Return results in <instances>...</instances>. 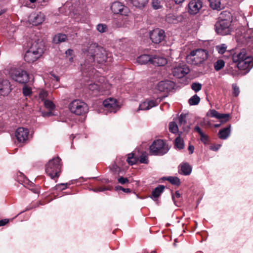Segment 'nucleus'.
<instances>
[{
	"mask_svg": "<svg viewBox=\"0 0 253 253\" xmlns=\"http://www.w3.org/2000/svg\"><path fill=\"white\" fill-rule=\"evenodd\" d=\"M96 30L100 33H105L108 30V27L105 24H98L96 26Z\"/></svg>",
	"mask_w": 253,
	"mask_h": 253,
	"instance_id": "38",
	"label": "nucleus"
},
{
	"mask_svg": "<svg viewBox=\"0 0 253 253\" xmlns=\"http://www.w3.org/2000/svg\"><path fill=\"white\" fill-rule=\"evenodd\" d=\"M88 88L92 93L97 92L100 89L99 85L94 83L88 84Z\"/></svg>",
	"mask_w": 253,
	"mask_h": 253,
	"instance_id": "36",
	"label": "nucleus"
},
{
	"mask_svg": "<svg viewBox=\"0 0 253 253\" xmlns=\"http://www.w3.org/2000/svg\"><path fill=\"white\" fill-rule=\"evenodd\" d=\"M203 5L200 0H191L188 3V12L191 15L199 13Z\"/></svg>",
	"mask_w": 253,
	"mask_h": 253,
	"instance_id": "15",
	"label": "nucleus"
},
{
	"mask_svg": "<svg viewBox=\"0 0 253 253\" xmlns=\"http://www.w3.org/2000/svg\"><path fill=\"white\" fill-rule=\"evenodd\" d=\"M250 56L246 49H243L240 52H236L232 55V60L234 62L238 64L247 57H250Z\"/></svg>",
	"mask_w": 253,
	"mask_h": 253,
	"instance_id": "23",
	"label": "nucleus"
},
{
	"mask_svg": "<svg viewBox=\"0 0 253 253\" xmlns=\"http://www.w3.org/2000/svg\"><path fill=\"white\" fill-rule=\"evenodd\" d=\"M186 115L181 114L178 118V126L181 128L184 131H188L189 129V126L186 124Z\"/></svg>",
	"mask_w": 253,
	"mask_h": 253,
	"instance_id": "24",
	"label": "nucleus"
},
{
	"mask_svg": "<svg viewBox=\"0 0 253 253\" xmlns=\"http://www.w3.org/2000/svg\"><path fill=\"white\" fill-rule=\"evenodd\" d=\"M152 58L149 55L143 54L137 58V62L140 64H146L148 63H151Z\"/></svg>",
	"mask_w": 253,
	"mask_h": 253,
	"instance_id": "27",
	"label": "nucleus"
},
{
	"mask_svg": "<svg viewBox=\"0 0 253 253\" xmlns=\"http://www.w3.org/2000/svg\"><path fill=\"white\" fill-rule=\"evenodd\" d=\"M167 63V60L164 57L154 56L152 58L151 64L158 66H163Z\"/></svg>",
	"mask_w": 253,
	"mask_h": 253,
	"instance_id": "25",
	"label": "nucleus"
},
{
	"mask_svg": "<svg viewBox=\"0 0 253 253\" xmlns=\"http://www.w3.org/2000/svg\"><path fill=\"white\" fill-rule=\"evenodd\" d=\"M45 19V16L42 12L31 13L28 17V22L33 25L42 24Z\"/></svg>",
	"mask_w": 253,
	"mask_h": 253,
	"instance_id": "16",
	"label": "nucleus"
},
{
	"mask_svg": "<svg viewBox=\"0 0 253 253\" xmlns=\"http://www.w3.org/2000/svg\"><path fill=\"white\" fill-rule=\"evenodd\" d=\"M43 104H44L45 107L48 110H52L55 108V105L50 100H45L43 102Z\"/></svg>",
	"mask_w": 253,
	"mask_h": 253,
	"instance_id": "41",
	"label": "nucleus"
},
{
	"mask_svg": "<svg viewBox=\"0 0 253 253\" xmlns=\"http://www.w3.org/2000/svg\"><path fill=\"white\" fill-rule=\"evenodd\" d=\"M221 147V145H216L213 146H211V150H212L213 151H217L218 150L219 148Z\"/></svg>",
	"mask_w": 253,
	"mask_h": 253,
	"instance_id": "58",
	"label": "nucleus"
},
{
	"mask_svg": "<svg viewBox=\"0 0 253 253\" xmlns=\"http://www.w3.org/2000/svg\"><path fill=\"white\" fill-rule=\"evenodd\" d=\"M133 5L139 8L144 7L149 0H130Z\"/></svg>",
	"mask_w": 253,
	"mask_h": 253,
	"instance_id": "32",
	"label": "nucleus"
},
{
	"mask_svg": "<svg viewBox=\"0 0 253 253\" xmlns=\"http://www.w3.org/2000/svg\"><path fill=\"white\" fill-rule=\"evenodd\" d=\"M180 171L184 175H189L191 172L192 168L188 163H183L180 165Z\"/></svg>",
	"mask_w": 253,
	"mask_h": 253,
	"instance_id": "29",
	"label": "nucleus"
},
{
	"mask_svg": "<svg viewBox=\"0 0 253 253\" xmlns=\"http://www.w3.org/2000/svg\"><path fill=\"white\" fill-rule=\"evenodd\" d=\"M150 38L154 43H159L164 41L165 33L162 29H156L150 32Z\"/></svg>",
	"mask_w": 253,
	"mask_h": 253,
	"instance_id": "12",
	"label": "nucleus"
},
{
	"mask_svg": "<svg viewBox=\"0 0 253 253\" xmlns=\"http://www.w3.org/2000/svg\"><path fill=\"white\" fill-rule=\"evenodd\" d=\"M111 10L115 14L128 16L130 13L129 8L119 1H115L112 3Z\"/></svg>",
	"mask_w": 253,
	"mask_h": 253,
	"instance_id": "9",
	"label": "nucleus"
},
{
	"mask_svg": "<svg viewBox=\"0 0 253 253\" xmlns=\"http://www.w3.org/2000/svg\"><path fill=\"white\" fill-rule=\"evenodd\" d=\"M30 0V2L32 3H34L37 2L39 4H42V3L45 0Z\"/></svg>",
	"mask_w": 253,
	"mask_h": 253,
	"instance_id": "56",
	"label": "nucleus"
},
{
	"mask_svg": "<svg viewBox=\"0 0 253 253\" xmlns=\"http://www.w3.org/2000/svg\"><path fill=\"white\" fill-rule=\"evenodd\" d=\"M200 100V97L195 94L189 99V103L190 105H196L199 103Z\"/></svg>",
	"mask_w": 253,
	"mask_h": 253,
	"instance_id": "37",
	"label": "nucleus"
},
{
	"mask_svg": "<svg viewBox=\"0 0 253 253\" xmlns=\"http://www.w3.org/2000/svg\"><path fill=\"white\" fill-rule=\"evenodd\" d=\"M69 109L73 114L77 115H83L86 114L88 110L87 104L84 101L76 99L69 104Z\"/></svg>",
	"mask_w": 253,
	"mask_h": 253,
	"instance_id": "4",
	"label": "nucleus"
},
{
	"mask_svg": "<svg viewBox=\"0 0 253 253\" xmlns=\"http://www.w3.org/2000/svg\"><path fill=\"white\" fill-rule=\"evenodd\" d=\"M10 74L13 80L21 84H26L29 80V75L26 71L21 69H12Z\"/></svg>",
	"mask_w": 253,
	"mask_h": 253,
	"instance_id": "8",
	"label": "nucleus"
},
{
	"mask_svg": "<svg viewBox=\"0 0 253 253\" xmlns=\"http://www.w3.org/2000/svg\"><path fill=\"white\" fill-rule=\"evenodd\" d=\"M180 197V194L178 191H177L175 192V194L172 195V199L174 201V202H175V198H178Z\"/></svg>",
	"mask_w": 253,
	"mask_h": 253,
	"instance_id": "54",
	"label": "nucleus"
},
{
	"mask_svg": "<svg viewBox=\"0 0 253 253\" xmlns=\"http://www.w3.org/2000/svg\"><path fill=\"white\" fill-rule=\"evenodd\" d=\"M162 98L157 97V98L147 99L142 101L139 106L138 110H147L157 106L161 101Z\"/></svg>",
	"mask_w": 253,
	"mask_h": 253,
	"instance_id": "10",
	"label": "nucleus"
},
{
	"mask_svg": "<svg viewBox=\"0 0 253 253\" xmlns=\"http://www.w3.org/2000/svg\"><path fill=\"white\" fill-rule=\"evenodd\" d=\"M208 56V52L206 50L197 49L192 51L187 57L188 60H191L192 64L197 65L203 63Z\"/></svg>",
	"mask_w": 253,
	"mask_h": 253,
	"instance_id": "5",
	"label": "nucleus"
},
{
	"mask_svg": "<svg viewBox=\"0 0 253 253\" xmlns=\"http://www.w3.org/2000/svg\"><path fill=\"white\" fill-rule=\"evenodd\" d=\"M120 166H121V164L118 163L117 164H116L115 165L113 166L111 169L115 171H118Z\"/></svg>",
	"mask_w": 253,
	"mask_h": 253,
	"instance_id": "53",
	"label": "nucleus"
},
{
	"mask_svg": "<svg viewBox=\"0 0 253 253\" xmlns=\"http://www.w3.org/2000/svg\"><path fill=\"white\" fill-rule=\"evenodd\" d=\"M200 139L202 142L206 144L209 141V137L206 134H204V133L200 134Z\"/></svg>",
	"mask_w": 253,
	"mask_h": 253,
	"instance_id": "49",
	"label": "nucleus"
},
{
	"mask_svg": "<svg viewBox=\"0 0 253 253\" xmlns=\"http://www.w3.org/2000/svg\"><path fill=\"white\" fill-rule=\"evenodd\" d=\"M105 109L109 112L116 113L120 108L117 100L109 98L105 99L103 102Z\"/></svg>",
	"mask_w": 253,
	"mask_h": 253,
	"instance_id": "11",
	"label": "nucleus"
},
{
	"mask_svg": "<svg viewBox=\"0 0 253 253\" xmlns=\"http://www.w3.org/2000/svg\"><path fill=\"white\" fill-rule=\"evenodd\" d=\"M178 126L174 122H170L169 124V130L172 133H176L178 131Z\"/></svg>",
	"mask_w": 253,
	"mask_h": 253,
	"instance_id": "40",
	"label": "nucleus"
},
{
	"mask_svg": "<svg viewBox=\"0 0 253 253\" xmlns=\"http://www.w3.org/2000/svg\"><path fill=\"white\" fill-rule=\"evenodd\" d=\"M139 161L142 164H147L148 162L147 156L142 154L140 157Z\"/></svg>",
	"mask_w": 253,
	"mask_h": 253,
	"instance_id": "50",
	"label": "nucleus"
},
{
	"mask_svg": "<svg viewBox=\"0 0 253 253\" xmlns=\"http://www.w3.org/2000/svg\"><path fill=\"white\" fill-rule=\"evenodd\" d=\"M190 69L185 64H180L172 70L173 75L177 78H182L189 73Z\"/></svg>",
	"mask_w": 253,
	"mask_h": 253,
	"instance_id": "14",
	"label": "nucleus"
},
{
	"mask_svg": "<svg viewBox=\"0 0 253 253\" xmlns=\"http://www.w3.org/2000/svg\"><path fill=\"white\" fill-rule=\"evenodd\" d=\"M127 162L130 165H133L136 163L137 160L136 158L134 157L133 154L130 153L128 154Z\"/></svg>",
	"mask_w": 253,
	"mask_h": 253,
	"instance_id": "42",
	"label": "nucleus"
},
{
	"mask_svg": "<svg viewBox=\"0 0 253 253\" xmlns=\"http://www.w3.org/2000/svg\"><path fill=\"white\" fill-rule=\"evenodd\" d=\"M118 181L119 183L123 184H125L128 181V179L126 178H125L123 177H120L118 179Z\"/></svg>",
	"mask_w": 253,
	"mask_h": 253,
	"instance_id": "51",
	"label": "nucleus"
},
{
	"mask_svg": "<svg viewBox=\"0 0 253 253\" xmlns=\"http://www.w3.org/2000/svg\"><path fill=\"white\" fill-rule=\"evenodd\" d=\"M10 83L7 80L0 81V95L7 96L11 91Z\"/></svg>",
	"mask_w": 253,
	"mask_h": 253,
	"instance_id": "19",
	"label": "nucleus"
},
{
	"mask_svg": "<svg viewBox=\"0 0 253 253\" xmlns=\"http://www.w3.org/2000/svg\"><path fill=\"white\" fill-rule=\"evenodd\" d=\"M173 84L170 81H161L156 86V89L159 92H166L172 88Z\"/></svg>",
	"mask_w": 253,
	"mask_h": 253,
	"instance_id": "22",
	"label": "nucleus"
},
{
	"mask_svg": "<svg viewBox=\"0 0 253 253\" xmlns=\"http://www.w3.org/2000/svg\"><path fill=\"white\" fill-rule=\"evenodd\" d=\"M207 115L211 117L215 118L220 120V122L222 124L225 123L230 119V115L229 114H220L214 109L209 110Z\"/></svg>",
	"mask_w": 253,
	"mask_h": 253,
	"instance_id": "17",
	"label": "nucleus"
},
{
	"mask_svg": "<svg viewBox=\"0 0 253 253\" xmlns=\"http://www.w3.org/2000/svg\"><path fill=\"white\" fill-rule=\"evenodd\" d=\"M67 39V36L65 34H59L55 35L53 39V42L55 43H59L65 42Z\"/></svg>",
	"mask_w": 253,
	"mask_h": 253,
	"instance_id": "31",
	"label": "nucleus"
},
{
	"mask_svg": "<svg viewBox=\"0 0 253 253\" xmlns=\"http://www.w3.org/2000/svg\"><path fill=\"white\" fill-rule=\"evenodd\" d=\"M115 188H116V189L117 190H124V188H123V187H121V186H116V187H115Z\"/></svg>",
	"mask_w": 253,
	"mask_h": 253,
	"instance_id": "64",
	"label": "nucleus"
},
{
	"mask_svg": "<svg viewBox=\"0 0 253 253\" xmlns=\"http://www.w3.org/2000/svg\"><path fill=\"white\" fill-rule=\"evenodd\" d=\"M210 5L213 9L221 10L223 6L221 5V0H209Z\"/></svg>",
	"mask_w": 253,
	"mask_h": 253,
	"instance_id": "30",
	"label": "nucleus"
},
{
	"mask_svg": "<svg viewBox=\"0 0 253 253\" xmlns=\"http://www.w3.org/2000/svg\"><path fill=\"white\" fill-rule=\"evenodd\" d=\"M253 58L252 56L247 57L244 60L237 64V67L240 70L249 71L253 66Z\"/></svg>",
	"mask_w": 253,
	"mask_h": 253,
	"instance_id": "18",
	"label": "nucleus"
},
{
	"mask_svg": "<svg viewBox=\"0 0 253 253\" xmlns=\"http://www.w3.org/2000/svg\"><path fill=\"white\" fill-rule=\"evenodd\" d=\"M231 126H229L227 127H224L220 129L218 132V137L221 139H227L230 135L231 133Z\"/></svg>",
	"mask_w": 253,
	"mask_h": 253,
	"instance_id": "26",
	"label": "nucleus"
},
{
	"mask_svg": "<svg viewBox=\"0 0 253 253\" xmlns=\"http://www.w3.org/2000/svg\"><path fill=\"white\" fill-rule=\"evenodd\" d=\"M167 179L172 184L179 185L180 184V180L177 177L169 176L167 177Z\"/></svg>",
	"mask_w": 253,
	"mask_h": 253,
	"instance_id": "44",
	"label": "nucleus"
},
{
	"mask_svg": "<svg viewBox=\"0 0 253 253\" xmlns=\"http://www.w3.org/2000/svg\"><path fill=\"white\" fill-rule=\"evenodd\" d=\"M106 189V188H102V187H100L99 188H97L96 189H95L94 190V191L95 192H98V191H104V190H105Z\"/></svg>",
	"mask_w": 253,
	"mask_h": 253,
	"instance_id": "61",
	"label": "nucleus"
},
{
	"mask_svg": "<svg viewBox=\"0 0 253 253\" xmlns=\"http://www.w3.org/2000/svg\"><path fill=\"white\" fill-rule=\"evenodd\" d=\"M231 14L226 11H224L220 14L218 21L215 23L214 28L218 34L226 35L231 32Z\"/></svg>",
	"mask_w": 253,
	"mask_h": 253,
	"instance_id": "2",
	"label": "nucleus"
},
{
	"mask_svg": "<svg viewBox=\"0 0 253 253\" xmlns=\"http://www.w3.org/2000/svg\"><path fill=\"white\" fill-rule=\"evenodd\" d=\"M166 19L169 23H174L177 20L175 16L172 14H169L167 15Z\"/></svg>",
	"mask_w": 253,
	"mask_h": 253,
	"instance_id": "46",
	"label": "nucleus"
},
{
	"mask_svg": "<svg viewBox=\"0 0 253 253\" xmlns=\"http://www.w3.org/2000/svg\"><path fill=\"white\" fill-rule=\"evenodd\" d=\"M232 88L233 90V94L235 96H237L240 92L239 88L236 84H233L232 85Z\"/></svg>",
	"mask_w": 253,
	"mask_h": 253,
	"instance_id": "48",
	"label": "nucleus"
},
{
	"mask_svg": "<svg viewBox=\"0 0 253 253\" xmlns=\"http://www.w3.org/2000/svg\"><path fill=\"white\" fill-rule=\"evenodd\" d=\"M237 40L243 43H249L253 41V29H242L236 33Z\"/></svg>",
	"mask_w": 253,
	"mask_h": 253,
	"instance_id": "7",
	"label": "nucleus"
},
{
	"mask_svg": "<svg viewBox=\"0 0 253 253\" xmlns=\"http://www.w3.org/2000/svg\"><path fill=\"white\" fill-rule=\"evenodd\" d=\"M28 49L36 53L38 52L39 54L42 55L44 52L43 44L42 41H40L32 42Z\"/></svg>",
	"mask_w": 253,
	"mask_h": 253,
	"instance_id": "20",
	"label": "nucleus"
},
{
	"mask_svg": "<svg viewBox=\"0 0 253 253\" xmlns=\"http://www.w3.org/2000/svg\"><path fill=\"white\" fill-rule=\"evenodd\" d=\"M73 54V50L72 49H68L66 51L67 57L72 56Z\"/></svg>",
	"mask_w": 253,
	"mask_h": 253,
	"instance_id": "55",
	"label": "nucleus"
},
{
	"mask_svg": "<svg viewBox=\"0 0 253 253\" xmlns=\"http://www.w3.org/2000/svg\"><path fill=\"white\" fill-rule=\"evenodd\" d=\"M152 5L155 9H158L162 7L160 0H152Z\"/></svg>",
	"mask_w": 253,
	"mask_h": 253,
	"instance_id": "45",
	"label": "nucleus"
},
{
	"mask_svg": "<svg viewBox=\"0 0 253 253\" xmlns=\"http://www.w3.org/2000/svg\"><path fill=\"white\" fill-rule=\"evenodd\" d=\"M89 58V63H91L95 60L98 63L107 64L112 62L111 55L102 47L91 45L89 47L86 53Z\"/></svg>",
	"mask_w": 253,
	"mask_h": 253,
	"instance_id": "1",
	"label": "nucleus"
},
{
	"mask_svg": "<svg viewBox=\"0 0 253 253\" xmlns=\"http://www.w3.org/2000/svg\"><path fill=\"white\" fill-rule=\"evenodd\" d=\"M22 92L24 96L30 97L32 93V87L27 84H25L22 88Z\"/></svg>",
	"mask_w": 253,
	"mask_h": 253,
	"instance_id": "33",
	"label": "nucleus"
},
{
	"mask_svg": "<svg viewBox=\"0 0 253 253\" xmlns=\"http://www.w3.org/2000/svg\"><path fill=\"white\" fill-rule=\"evenodd\" d=\"M175 146L179 149H181L183 148L184 142L180 137H178L175 139Z\"/></svg>",
	"mask_w": 253,
	"mask_h": 253,
	"instance_id": "39",
	"label": "nucleus"
},
{
	"mask_svg": "<svg viewBox=\"0 0 253 253\" xmlns=\"http://www.w3.org/2000/svg\"><path fill=\"white\" fill-rule=\"evenodd\" d=\"M60 159L59 157H55L49 161L45 166V171L47 174L52 179L58 177L60 171Z\"/></svg>",
	"mask_w": 253,
	"mask_h": 253,
	"instance_id": "3",
	"label": "nucleus"
},
{
	"mask_svg": "<svg viewBox=\"0 0 253 253\" xmlns=\"http://www.w3.org/2000/svg\"><path fill=\"white\" fill-rule=\"evenodd\" d=\"M202 84L199 83H193L191 85V88L195 92L200 91L202 89Z\"/></svg>",
	"mask_w": 253,
	"mask_h": 253,
	"instance_id": "43",
	"label": "nucleus"
},
{
	"mask_svg": "<svg viewBox=\"0 0 253 253\" xmlns=\"http://www.w3.org/2000/svg\"><path fill=\"white\" fill-rule=\"evenodd\" d=\"M52 76L53 77V80H55L56 82H58L59 81V78L55 75H52Z\"/></svg>",
	"mask_w": 253,
	"mask_h": 253,
	"instance_id": "63",
	"label": "nucleus"
},
{
	"mask_svg": "<svg viewBox=\"0 0 253 253\" xmlns=\"http://www.w3.org/2000/svg\"><path fill=\"white\" fill-rule=\"evenodd\" d=\"M47 92L44 90H42L39 93V99H41V101L44 102V101L46 100L45 98L47 97Z\"/></svg>",
	"mask_w": 253,
	"mask_h": 253,
	"instance_id": "47",
	"label": "nucleus"
},
{
	"mask_svg": "<svg viewBox=\"0 0 253 253\" xmlns=\"http://www.w3.org/2000/svg\"><path fill=\"white\" fill-rule=\"evenodd\" d=\"M67 185H68V183H66V184L62 183V184H60V185H57L56 186V189H60L61 190H64L67 187Z\"/></svg>",
	"mask_w": 253,
	"mask_h": 253,
	"instance_id": "52",
	"label": "nucleus"
},
{
	"mask_svg": "<svg viewBox=\"0 0 253 253\" xmlns=\"http://www.w3.org/2000/svg\"><path fill=\"white\" fill-rule=\"evenodd\" d=\"M29 134L28 129L21 127L16 129L15 136L19 142L24 143L28 140Z\"/></svg>",
	"mask_w": 253,
	"mask_h": 253,
	"instance_id": "13",
	"label": "nucleus"
},
{
	"mask_svg": "<svg viewBox=\"0 0 253 253\" xmlns=\"http://www.w3.org/2000/svg\"><path fill=\"white\" fill-rule=\"evenodd\" d=\"M185 0H174V2L176 4H180L183 3Z\"/></svg>",
	"mask_w": 253,
	"mask_h": 253,
	"instance_id": "62",
	"label": "nucleus"
},
{
	"mask_svg": "<svg viewBox=\"0 0 253 253\" xmlns=\"http://www.w3.org/2000/svg\"><path fill=\"white\" fill-rule=\"evenodd\" d=\"M225 62L223 60H218L214 64V68L216 71H219L224 67Z\"/></svg>",
	"mask_w": 253,
	"mask_h": 253,
	"instance_id": "35",
	"label": "nucleus"
},
{
	"mask_svg": "<svg viewBox=\"0 0 253 253\" xmlns=\"http://www.w3.org/2000/svg\"><path fill=\"white\" fill-rule=\"evenodd\" d=\"M165 189V186L163 185H160L156 187L153 191L152 193V198L156 201L157 198L163 192Z\"/></svg>",
	"mask_w": 253,
	"mask_h": 253,
	"instance_id": "28",
	"label": "nucleus"
},
{
	"mask_svg": "<svg viewBox=\"0 0 253 253\" xmlns=\"http://www.w3.org/2000/svg\"><path fill=\"white\" fill-rule=\"evenodd\" d=\"M194 146L190 145L188 147V150L190 152V154H192L194 152Z\"/></svg>",
	"mask_w": 253,
	"mask_h": 253,
	"instance_id": "60",
	"label": "nucleus"
},
{
	"mask_svg": "<svg viewBox=\"0 0 253 253\" xmlns=\"http://www.w3.org/2000/svg\"><path fill=\"white\" fill-rule=\"evenodd\" d=\"M169 150L168 145L160 139L154 141L150 147V152L154 155L162 156L166 154Z\"/></svg>",
	"mask_w": 253,
	"mask_h": 253,
	"instance_id": "6",
	"label": "nucleus"
},
{
	"mask_svg": "<svg viewBox=\"0 0 253 253\" xmlns=\"http://www.w3.org/2000/svg\"><path fill=\"white\" fill-rule=\"evenodd\" d=\"M42 56L41 55L39 54V53L34 52L27 49L25 53L24 60L28 63H33L37 61L39 58Z\"/></svg>",
	"mask_w": 253,
	"mask_h": 253,
	"instance_id": "21",
	"label": "nucleus"
},
{
	"mask_svg": "<svg viewBox=\"0 0 253 253\" xmlns=\"http://www.w3.org/2000/svg\"><path fill=\"white\" fill-rule=\"evenodd\" d=\"M194 129L195 131L198 132L200 135L203 133L201 128L198 126H195Z\"/></svg>",
	"mask_w": 253,
	"mask_h": 253,
	"instance_id": "59",
	"label": "nucleus"
},
{
	"mask_svg": "<svg viewBox=\"0 0 253 253\" xmlns=\"http://www.w3.org/2000/svg\"><path fill=\"white\" fill-rule=\"evenodd\" d=\"M227 46L225 43H221L215 46V49L220 54H223L227 50Z\"/></svg>",
	"mask_w": 253,
	"mask_h": 253,
	"instance_id": "34",
	"label": "nucleus"
},
{
	"mask_svg": "<svg viewBox=\"0 0 253 253\" xmlns=\"http://www.w3.org/2000/svg\"><path fill=\"white\" fill-rule=\"evenodd\" d=\"M9 221L8 219H4L3 220H0V226H3L7 223Z\"/></svg>",
	"mask_w": 253,
	"mask_h": 253,
	"instance_id": "57",
	"label": "nucleus"
}]
</instances>
